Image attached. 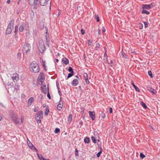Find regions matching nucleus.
I'll list each match as a JSON object with an SVG mask.
<instances>
[{
    "label": "nucleus",
    "mask_w": 160,
    "mask_h": 160,
    "mask_svg": "<svg viewBox=\"0 0 160 160\" xmlns=\"http://www.w3.org/2000/svg\"><path fill=\"white\" fill-rule=\"evenodd\" d=\"M38 43V50L41 53H42L46 50L44 42L41 39L39 41Z\"/></svg>",
    "instance_id": "f03ea898"
},
{
    "label": "nucleus",
    "mask_w": 160,
    "mask_h": 160,
    "mask_svg": "<svg viewBox=\"0 0 160 160\" xmlns=\"http://www.w3.org/2000/svg\"><path fill=\"white\" fill-rule=\"evenodd\" d=\"M148 5L149 6V7H150V9L151 8H153L155 6V4L153 2L152 3L150 4H148Z\"/></svg>",
    "instance_id": "c756f323"
},
{
    "label": "nucleus",
    "mask_w": 160,
    "mask_h": 160,
    "mask_svg": "<svg viewBox=\"0 0 160 160\" xmlns=\"http://www.w3.org/2000/svg\"><path fill=\"white\" fill-rule=\"evenodd\" d=\"M132 84L137 91L140 92V91L139 89L135 85L132 81Z\"/></svg>",
    "instance_id": "6ab92c4d"
},
{
    "label": "nucleus",
    "mask_w": 160,
    "mask_h": 160,
    "mask_svg": "<svg viewBox=\"0 0 160 160\" xmlns=\"http://www.w3.org/2000/svg\"><path fill=\"white\" fill-rule=\"evenodd\" d=\"M140 157L142 158H143L145 157V156L142 153H141L140 154Z\"/></svg>",
    "instance_id": "72a5a7b5"
},
{
    "label": "nucleus",
    "mask_w": 160,
    "mask_h": 160,
    "mask_svg": "<svg viewBox=\"0 0 160 160\" xmlns=\"http://www.w3.org/2000/svg\"><path fill=\"white\" fill-rule=\"evenodd\" d=\"M148 90L150 91L152 93L154 94H155V93L156 92V91L155 89L150 87L148 88Z\"/></svg>",
    "instance_id": "dca6fc26"
},
{
    "label": "nucleus",
    "mask_w": 160,
    "mask_h": 160,
    "mask_svg": "<svg viewBox=\"0 0 160 160\" xmlns=\"http://www.w3.org/2000/svg\"><path fill=\"white\" fill-rule=\"evenodd\" d=\"M49 0H39V3L42 6H45L47 5Z\"/></svg>",
    "instance_id": "39448f33"
},
{
    "label": "nucleus",
    "mask_w": 160,
    "mask_h": 160,
    "mask_svg": "<svg viewBox=\"0 0 160 160\" xmlns=\"http://www.w3.org/2000/svg\"><path fill=\"white\" fill-rule=\"evenodd\" d=\"M12 119L13 120V121H14L15 120L17 119V117L15 115H13V116L12 117Z\"/></svg>",
    "instance_id": "c9c22d12"
},
{
    "label": "nucleus",
    "mask_w": 160,
    "mask_h": 160,
    "mask_svg": "<svg viewBox=\"0 0 160 160\" xmlns=\"http://www.w3.org/2000/svg\"><path fill=\"white\" fill-rule=\"evenodd\" d=\"M46 39H47V46L49 47V42L48 41V39L47 38H46Z\"/></svg>",
    "instance_id": "8fccbe9b"
},
{
    "label": "nucleus",
    "mask_w": 160,
    "mask_h": 160,
    "mask_svg": "<svg viewBox=\"0 0 160 160\" xmlns=\"http://www.w3.org/2000/svg\"><path fill=\"white\" fill-rule=\"evenodd\" d=\"M16 124H18L19 123V122L17 120V119H16V120H15L14 121H13Z\"/></svg>",
    "instance_id": "37998d69"
},
{
    "label": "nucleus",
    "mask_w": 160,
    "mask_h": 160,
    "mask_svg": "<svg viewBox=\"0 0 160 160\" xmlns=\"http://www.w3.org/2000/svg\"><path fill=\"white\" fill-rule=\"evenodd\" d=\"M98 34L99 35H100L101 34L99 28L98 29Z\"/></svg>",
    "instance_id": "13d9d810"
},
{
    "label": "nucleus",
    "mask_w": 160,
    "mask_h": 160,
    "mask_svg": "<svg viewBox=\"0 0 160 160\" xmlns=\"http://www.w3.org/2000/svg\"><path fill=\"white\" fill-rule=\"evenodd\" d=\"M47 97H48L49 99H51V97H50V95L49 94V93L48 92V93H47Z\"/></svg>",
    "instance_id": "79ce46f5"
},
{
    "label": "nucleus",
    "mask_w": 160,
    "mask_h": 160,
    "mask_svg": "<svg viewBox=\"0 0 160 160\" xmlns=\"http://www.w3.org/2000/svg\"><path fill=\"white\" fill-rule=\"evenodd\" d=\"M10 2V0H7V2L8 4H9Z\"/></svg>",
    "instance_id": "052dcab7"
},
{
    "label": "nucleus",
    "mask_w": 160,
    "mask_h": 160,
    "mask_svg": "<svg viewBox=\"0 0 160 160\" xmlns=\"http://www.w3.org/2000/svg\"><path fill=\"white\" fill-rule=\"evenodd\" d=\"M83 122L82 121H81L80 122V124L81 125H82L83 124Z\"/></svg>",
    "instance_id": "338daca9"
},
{
    "label": "nucleus",
    "mask_w": 160,
    "mask_h": 160,
    "mask_svg": "<svg viewBox=\"0 0 160 160\" xmlns=\"http://www.w3.org/2000/svg\"><path fill=\"white\" fill-rule=\"evenodd\" d=\"M41 156L42 157V159L43 160H49V159H45V158H43V157H42V155H41Z\"/></svg>",
    "instance_id": "864d4df0"
},
{
    "label": "nucleus",
    "mask_w": 160,
    "mask_h": 160,
    "mask_svg": "<svg viewBox=\"0 0 160 160\" xmlns=\"http://www.w3.org/2000/svg\"><path fill=\"white\" fill-rule=\"evenodd\" d=\"M31 46L28 43H26L24 44L23 49V52L27 54L30 50Z\"/></svg>",
    "instance_id": "20e7f679"
},
{
    "label": "nucleus",
    "mask_w": 160,
    "mask_h": 160,
    "mask_svg": "<svg viewBox=\"0 0 160 160\" xmlns=\"http://www.w3.org/2000/svg\"><path fill=\"white\" fill-rule=\"evenodd\" d=\"M78 83V79H74L72 82V84L73 86H76Z\"/></svg>",
    "instance_id": "9b49d317"
},
{
    "label": "nucleus",
    "mask_w": 160,
    "mask_h": 160,
    "mask_svg": "<svg viewBox=\"0 0 160 160\" xmlns=\"http://www.w3.org/2000/svg\"><path fill=\"white\" fill-rule=\"evenodd\" d=\"M30 68L32 69L33 72L35 73H37L39 72V67L36 62H32L30 64Z\"/></svg>",
    "instance_id": "f257e3e1"
},
{
    "label": "nucleus",
    "mask_w": 160,
    "mask_h": 160,
    "mask_svg": "<svg viewBox=\"0 0 160 160\" xmlns=\"http://www.w3.org/2000/svg\"><path fill=\"white\" fill-rule=\"evenodd\" d=\"M106 53H107V51L106 50V52H105V53L104 54V57H106L107 58V55Z\"/></svg>",
    "instance_id": "4d7b16f0"
},
{
    "label": "nucleus",
    "mask_w": 160,
    "mask_h": 160,
    "mask_svg": "<svg viewBox=\"0 0 160 160\" xmlns=\"http://www.w3.org/2000/svg\"><path fill=\"white\" fill-rule=\"evenodd\" d=\"M109 64H110V66L111 67H112L113 64V61L112 60H111Z\"/></svg>",
    "instance_id": "a19ab883"
},
{
    "label": "nucleus",
    "mask_w": 160,
    "mask_h": 160,
    "mask_svg": "<svg viewBox=\"0 0 160 160\" xmlns=\"http://www.w3.org/2000/svg\"><path fill=\"white\" fill-rule=\"evenodd\" d=\"M38 111V108H36L34 109V112H37Z\"/></svg>",
    "instance_id": "3c124183"
},
{
    "label": "nucleus",
    "mask_w": 160,
    "mask_h": 160,
    "mask_svg": "<svg viewBox=\"0 0 160 160\" xmlns=\"http://www.w3.org/2000/svg\"><path fill=\"white\" fill-rule=\"evenodd\" d=\"M37 155H38V158H39V159H42V157L41 156V155H40L38 153H37Z\"/></svg>",
    "instance_id": "a18cd8bd"
},
{
    "label": "nucleus",
    "mask_w": 160,
    "mask_h": 160,
    "mask_svg": "<svg viewBox=\"0 0 160 160\" xmlns=\"http://www.w3.org/2000/svg\"><path fill=\"white\" fill-rule=\"evenodd\" d=\"M49 112V110L48 108H46L45 110V115L47 116L48 114V113Z\"/></svg>",
    "instance_id": "393cba45"
},
{
    "label": "nucleus",
    "mask_w": 160,
    "mask_h": 160,
    "mask_svg": "<svg viewBox=\"0 0 160 160\" xmlns=\"http://www.w3.org/2000/svg\"><path fill=\"white\" fill-rule=\"evenodd\" d=\"M82 111H81V112L82 113H84V108L82 107Z\"/></svg>",
    "instance_id": "de8ad7c7"
},
{
    "label": "nucleus",
    "mask_w": 160,
    "mask_h": 160,
    "mask_svg": "<svg viewBox=\"0 0 160 160\" xmlns=\"http://www.w3.org/2000/svg\"><path fill=\"white\" fill-rule=\"evenodd\" d=\"M143 23H144V25H145V28H147L148 27V22H144Z\"/></svg>",
    "instance_id": "4c0bfd02"
},
{
    "label": "nucleus",
    "mask_w": 160,
    "mask_h": 160,
    "mask_svg": "<svg viewBox=\"0 0 160 160\" xmlns=\"http://www.w3.org/2000/svg\"><path fill=\"white\" fill-rule=\"evenodd\" d=\"M43 112L42 111H40L38 112L37 116L35 117L36 120L37 122L40 123L41 122V120L42 118Z\"/></svg>",
    "instance_id": "7ed1b4c3"
},
{
    "label": "nucleus",
    "mask_w": 160,
    "mask_h": 160,
    "mask_svg": "<svg viewBox=\"0 0 160 160\" xmlns=\"http://www.w3.org/2000/svg\"><path fill=\"white\" fill-rule=\"evenodd\" d=\"M27 143L28 145V146L31 149H34L35 150L36 152H38L37 149L35 148V147L32 145V144L29 141V143H28V142H27Z\"/></svg>",
    "instance_id": "6e6552de"
},
{
    "label": "nucleus",
    "mask_w": 160,
    "mask_h": 160,
    "mask_svg": "<svg viewBox=\"0 0 160 160\" xmlns=\"http://www.w3.org/2000/svg\"><path fill=\"white\" fill-rule=\"evenodd\" d=\"M88 42H89V43H90V44H88V45H91V43H92V42H90V40H89V41H88Z\"/></svg>",
    "instance_id": "680f3d73"
},
{
    "label": "nucleus",
    "mask_w": 160,
    "mask_h": 160,
    "mask_svg": "<svg viewBox=\"0 0 160 160\" xmlns=\"http://www.w3.org/2000/svg\"><path fill=\"white\" fill-rule=\"evenodd\" d=\"M142 8L143 9H147L149 10L150 9L149 6L148 4L143 5L142 6Z\"/></svg>",
    "instance_id": "a211bd4d"
},
{
    "label": "nucleus",
    "mask_w": 160,
    "mask_h": 160,
    "mask_svg": "<svg viewBox=\"0 0 160 160\" xmlns=\"http://www.w3.org/2000/svg\"><path fill=\"white\" fill-rule=\"evenodd\" d=\"M61 98H60V100L59 101V103L57 105V109L58 110H61L62 107L63 106V103L62 102V101H61Z\"/></svg>",
    "instance_id": "0eeeda50"
},
{
    "label": "nucleus",
    "mask_w": 160,
    "mask_h": 160,
    "mask_svg": "<svg viewBox=\"0 0 160 160\" xmlns=\"http://www.w3.org/2000/svg\"><path fill=\"white\" fill-rule=\"evenodd\" d=\"M102 153L101 151H99L97 154V157H99L100 156L101 154Z\"/></svg>",
    "instance_id": "58836bf2"
},
{
    "label": "nucleus",
    "mask_w": 160,
    "mask_h": 160,
    "mask_svg": "<svg viewBox=\"0 0 160 160\" xmlns=\"http://www.w3.org/2000/svg\"><path fill=\"white\" fill-rule=\"evenodd\" d=\"M34 101V98L32 97H30L28 100V105L29 106L31 105Z\"/></svg>",
    "instance_id": "9d476101"
},
{
    "label": "nucleus",
    "mask_w": 160,
    "mask_h": 160,
    "mask_svg": "<svg viewBox=\"0 0 160 160\" xmlns=\"http://www.w3.org/2000/svg\"><path fill=\"white\" fill-rule=\"evenodd\" d=\"M105 114L103 113L102 112L101 114V117L102 118H104L105 117Z\"/></svg>",
    "instance_id": "ea45409f"
},
{
    "label": "nucleus",
    "mask_w": 160,
    "mask_h": 160,
    "mask_svg": "<svg viewBox=\"0 0 160 160\" xmlns=\"http://www.w3.org/2000/svg\"><path fill=\"white\" fill-rule=\"evenodd\" d=\"M18 28V26H15V30H16V29H17Z\"/></svg>",
    "instance_id": "774afa93"
},
{
    "label": "nucleus",
    "mask_w": 160,
    "mask_h": 160,
    "mask_svg": "<svg viewBox=\"0 0 160 160\" xmlns=\"http://www.w3.org/2000/svg\"><path fill=\"white\" fill-rule=\"evenodd\" d=\"M148 73L149 75L152 78H153V75L152 72L151 71H149L148 72Z\"/></svg>",
    "instance_id": "cd10ccee"
},
{
    "label": "nucleus",
    "mask_w": 160,
    "mask_h": 160,
    "mask_svg": "<svg viewBox=\"0 0 160 160\" xmlns=\"http://www.w3.org/2000/svg\"><path fill=\"white\" fill-rule=\"evenodd\" d=\"M13 20H12L10 22L9 24L8 25V28H13Z\"/></svg>",
    "instance_id": "f3484780"
},
{
    "label": "nucleus",
    "mask_w": 160,
    "mask_h": 160,
    "mask_svg": "<svg viewBox=\"0 0 160 160\" xmlns=\"http://www.w3.org/2000/svg\"><path fill=\"white\" fill-rule=\"evenodd\" d=\"M12 28H8L6 30V34H9L11 33L12 31Z\"/></svg>",
    "instance_id": "4be33fe9"
},
{
    "label": "nucleus",
    "mask_w": 160,
    "mask_h": 160,
    "mask_svg": "<svg viewBox=\"0 0 160 160\" xmlns=\"http://www.w3.org/2000/svg\"><path fill=\"white\" fill-rule=\"evenodd\" d=\"M142 14H146L147 15H148L150 14V12L149 11H148L144 9H143L142 11Z\"/></svg>",
    "instance_id": "5701e85b"
},
{
    "label": "nucleus",
    "mask_w": 160,
    "mask_h": 160,
    "mask_svg": "<svg viewBox=\"0 0 160 160\" xmlns=\"http://www.w3.org/2000/svg\"><path fill=\"white\" fill-rule=\"evenodd\" d=\"M121 55L122 56V57H123V58H125V53H122V54H121Z\"/></svg>",
    "instance_id": "603ef678"
},
{
    "label": "nucleus",
    "mask_w": 160,
    "mask_h": 160,
    "mask_svg": "<svg viewBox=\"0 0 160 160\" xmlns=\"http://www.w3.org/2000/svg\"><path fill=\"white\" fill-rule=\"evenodd\" d=\"M84 142L85 143H88L90 142V139L88 138H85L84 139Z\"/></svg>",
    "instance_id": "b1692460"
},
{
    "label": "nucleus",
    "mask_w": 160,
    "mask_h": 160,
    "mask_svg": "<svg viewBox=\"0 0 160 160\" xmlns=\"http://www.w3.org/2000/svg\"><path fill=\"white\" fill-rule=\"evenodd\" d=\"M83 77L85 78V80L87 84H89V82L88 79V75L87 73H83Z\"/></svg>",
    "instance_id": "f8f14e48"
},
{
    "label": "nucleus",
    "mask_w": 160,
    "mask_h": 160,
    "mask_svg": "<svg viewBox=\"0 0 160 160\" xmlns=\"http://www.w3.org/2000/svg\"><path fill=\"white\" fill-rule=\"evenodd\" d=\"M40 60L41 64L42 65L44 69L45 70V71H46V66L45 65V61H44L43 59L41 58H40Z\"/></svg>",
    "instance_id": "ddd939ff"
},
{
    "label": "nucleus",
    "mask_w": 160,
    "mask_h": 160,
    "mask_svg": "<svg viewBox=\"0 0 160 160\" xmlns=\"http://www.w3.org/2000/svg\"><path fill=\"white\" fill-rule=\"evenodd\" d=\"M106 30H105V28H104V26L102 27V32H105Z\"/></svg>",
    "instance_id": "09e8293b"
},
{
    "label": "nucleus",
    "mask_w": 160,
    "mask_h": 160,
    "mask_svg": "<svg viewBox=\"0 0 160 160\" xmlns=\"http://www.w3.org/2000/svg\"><path fill=\"white\" fill-rule=\"evenodd\" d=\"M24 117L22 115L21 116V120L22 123H23V122L24 120Z\"/></svg>",
    "instance_id": "e433bc0d"
},
{
    "label": "nucleus",
    "mask_w": 160,
    "mask_h": 160,
    "mask_svg": "<svg viewBox=\"0 0 160 160\" xmlns=\"http://www.w3.org/2000/svg\"><path fill=\"white\" fill-rule=\"evenodd\" d=\"M60 130L59 128H56L55 130V133H58L60 132Z\"/></svg>",
    "instance_id": "2f4dec72"
},
{
    "label": "nucleus",
    "mask_w": 160,
    "mask_h": 160,
    "mask_svg": "<svg viewBox=\"0 0 160 160\" xmlns=\"http://www.w3.org/2000/svg\"><path fill=\"white\" fill-rule=\"evenodd\" d=\"M94 19L97 20V22H98L99 21V16L98 15H95L94 16Z\"/></svg>",
    "instance_id": "bb28decb"
},
{
    "label": "nucleus",
    "mask_w": 160,
    "mask_h": 160,
    "mask_svg": "<svg viewBox=\"0 0 160 160\" xmlns=\"http://www.w3.org/2000/svg\"><path fill=\"white\" fill-rule=\"evenodd\" d=\"M42 92L44 93H46L47 92V87L46 85H43L41 87Z\"/></svg>",
    "instance_id": "4468645a"
},
{
    "label": "nucleus",
    "mask_w": 160,
    "mask_h": 160,
    "mask_svg": "<svg viewBox=\"0 0 160 160\" xmlns=\"http://www.w3.org/2000/svg\"><path fill=\"white\" fill-rule=\"evenodd\" d=\"M62 62L65 65H67L69 63V60L67 58H65L62 59Z\"/></svg>",
    "instance_id": "2eb2a0df"
},
{
    "label": "nucleus",
    "mask_w": 160,
    "mask_h": 160,
    "mask_svg": "<svg viewBox=\"0 0 160 160\" xmlns=\"http://www.w3.org/2000/svg\"><path fill=\"white\" fill-rule=\"evenodd\" d=\"M140 104L144 108L147 109L148 108V107L147 105H146V104L142 101H141L140 102Z\"/></svg>",
    "instance_id": "412c9836"
},
{
    "label": "nucleus",
    "mask_w": 160,
    "mask_h": 160,
    "mask_svg": "<svg viewBox=\"0 0 160 160\" xmlns=\"http://www.w3.org/2000/svg\"><path fill=\"white\" fill-rule=\"evenodd\" d=\"M70 78V73L68 74V76L67 77V78Z\"/></svg>",
    "instance_id": "e2e57ef3"
},
{
    "label": "nucleus",
    "mask_w": 160,
    "mask_h": 160,
    "mask_svg": "<svg viewBox=\"0 0 160 160\" xmlns=\"http://www.w3.org/2000/svg\"><path fill=\"white\" fill-rule=\"evenodd\" d=\"M55 61L57 62H58V59H56Z\"/></svg>",
    "instance_id": "69168bd1"
},
{
    "label": "nucleus",
    "mask_w": 160,
    "mask_h": 160,
    "mask_svg": "<svg viewBox=\"0 0 160 160\" xmlns=\"http://www.w3.org/2000/svg\"><path fill=\"white\" fill-rule=\"evenodd\" d=\"M74 74V72L72 68L71 67V77Z\"/></svg>",
    "instance_id": "473e14b6"
},
{
    "label": "nucleus",
    "mask_w": 160,
    "mask_h": 160,
    "mask_svg": "<svg viewBox=\"0 0 160 160\" xmlns=\"http://www.w3.org/2000/svg\"><path fill=\"white\" fill-rule=\"evenodd\" d=\"M112 108H109V112H110V113H112Z\"/></svg>",
    "instance_id": "49530a36"
},
{
    "label": "nucleus",
    "mask_w": 160,
    "mask_h": 160,
    "mask_svg": "<svg viewBox=\"0 0 160 160\" xmlns=\"http://www.w3.org/2000/svg\"><path fill=\"white\" fill-rule=\"evenodd\" d=\"M91 139H92V142L94 143H95L96 142V140L95 138L94 137H93V136L92 137Z\"/></svg>",
    "instance_id": "7c9ffc66"
},
{
    "label": "nucleus",
    "mask_w": 160,
    "mask_h": 160,
    "mask_svg": "<svg viewBox=\"0 0 160 160\" xmlns=\"http://www.w3.org/2000/svg\"><path fill=\"white\" fill-rule=\"evenodd\" d=\"M61 14L60 11H59L58 13V16H59Z\"/></svg>",
    "instance_id": "bf43d9fd"
},
{
    "label": "nucleus",
    "mask_w": 160,
    "mask_h": 160,
    "mask_svg": "<svg viewBox=\"0 0 160 160\" xmlns=\"http://www.w3.org/2000/svg\"><path fill=\"white\" fill-rule=\"evenodd\" d=\"M88 113L90 117L92 118V120H95L96 116L95 115V113L94 111L91 112L89 111L88 112Z\"/></svg>",
    "instance_id": "423d86ee"
},
{
    "label": "nucleus",
    "mask_w": 160,
    "mask_h": 160,
    "mask_svg": "<svg viewBox=\"0 0 160 160\" xmlns=\"http://www.w3.org/2000/svg\"><path fill=\"white\" fill-rule=\"evenodd\" d=\"M100 45L98 43H97L96 45L95 49L97 50L99 48Z\"/></svg>",
    "instance_id": "a878e982"
},
{
    "label": "nucleus",
    "mask_w": 160,
    "mask_h": 160,
    "mask_svg": "<svg viewBox=\"0 0 160 160\" xmlns=\"http://www.w3.org/2000/svg\"><path fill=\"white\" fill-rule=\"evenodd\" d=\"M19 31L20 32H22L23 30V25H21L19 28Z\"/></svg>",
    "instance_id": "c85d7f7f"
},
{
    "label": "nucleus",
    "mask_w": 160,
    "mask_h": 160,
    "mask_svg": "<svg viewBox=\"0 0 160 160\" xmlns=\"http://www.w3.org/2000/svg\"><path fill=\"white\" fill-rule=\"evenodd\" d=\"M81 33L82 34H83L85 33V30H83L82 29L81 30Z\"/></svg>",
    "instance_id": "c03bdc74"
},
{
    "label": "nucleus",
    "mask_w": 160,
    "mask_h": 160,
    "mask_svg": "<svg viewBox=\"0 0 160 160\" xmlns=\"http://www.w3.org/2000/svg\"><path fill=\"white\" fill-rule=\"evenodd\" d=\"M28 3L31 5H33L35 4V0H28Z\"/></svg>",
    "instance_id": "aec40b11"
},
{
    "label": "nucleus",
    "mask_w": 160,
    "mask_h": 160,
    "mask_svg": "<svg viewBox=\"0 0 160 160\" xmlns=\"http://www.w3.org/2000/svg\"><path fill=\"white\" fill-rule=\"evenodd\" d=\"M99 151H101V152H102V149L101 147L100 148V150Z\"/></svg>",
    "instance_id": "0e129e2a"
},
{
    "label": "nucleus",
    "mask_w": 160,
    "mask_h": 160,
    "mask_svg": "<svg viewBox=\"0 0 160 160\" xmlns=\"http://www.w3.org/2000/svg\"><path fill=\"white\" fill-rule=\"evenodd\" d=\"M13 80L15 82L19 79L18 75L17 73L14 74L12 77Z\"/></svg>",
    "instance_id": "1a4fd4ad"
},
{
    "label": "nucleus",
    "mask_w": 160,
    "mask_h": 160,
    "mask_svg": "<svg viewBox=\"0 0 160 160\" xmlns=\"http://www.w3.org/2000/svg\"><path fill=\"white\" fill-rule=\"evenodd\" d=\"M142 28H143V25L142 24H140V26H139V28L140 29H142Z\"/></svg>",
    "instance_id": "5fc2aeb1"
},
{
    "label": "nucleus",
    "mask_w": 160,
    "mask_h": 160,
    "mask_svg": "<svg viewBox=\"0 0 160 160\" xmlns=\"http://www.w3.org/2000/svg\"><path fill=\"white\" fill-rule=\"evenodd\" d=\"M75 155L76 156H78V149L76 148L75 149Z\"/></svg>",
    "instance_id": "f704fd0d"
},
{
    "label": "nucleus",
    "mask_w": 160,
    "mask_h": 160,
    "mask_svg": "<svg viewBox=\"0 0 160 160\" xmlns=\"http://www.w3.org/2000/svg\"><path fill=\"white\" fill-rule=\"evenodd\" d=\"M41 77V78L42 79H43V80L44 79V75L43 74H42V75Z\"/></svg>",
    "instance_id": "6e6d98bb"
}]
</instances>
